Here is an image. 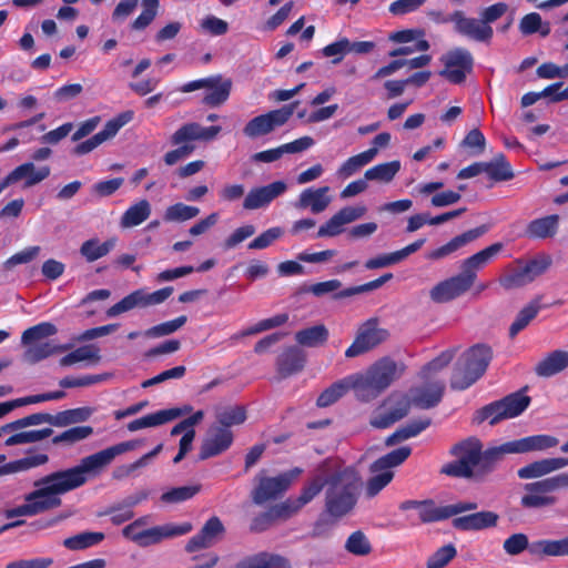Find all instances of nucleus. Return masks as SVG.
<instances>
[{"mask_svg":"<svg viewBox=\"0 0 568 568\" xmlns=\"http://www.w3.org/2000/svg\"><path fill=\"white\" fill-rule=\"evenodd\" d=\"M558 444L559 439L552 435L537 434L484 449V444L478 437L469 436L449 448V455L456 459L443 465L440 474L453 478L484 481L496 470L506 455L542 453L555 448Z\"/></svg>","mask_w":568,"mask_h":568,"instance_id":"obj_1","label":"nucleus"},{"mask_svg":"<svg viewBox=\"0 0 568 568\" xmlns=\"http://www.w3.org/2000/svg\"><path fill=\"white\" fill-rule=\"evenodd\" d=\"M138 445V440L122 442L82 458L75 467L51 473L47 475V480L52 481V487L48 489L59 491L61 495L77 489L87 483V473L105 467L116 456L135 449Z\"/></svg>","mask_w":568,"mask_h":568,"instance_id":"obj_2","label":"nucleus"},{"mask_svg":"<svg viewBox=\"0 0 568 568\" xmlns=\"http://www.w3.org/2000/svg\"><path fill=\"white\" fill-rule=\"evenodd\" d=\"M503 244L497 242L465 258L460 273L437 283L429 292L434 303H448L468 292L477 280V272L486 266L500 251Z\"/></svg>","mask_w":568,"mask_h":568,"instance_id":"obj_3","label":"nucleus"},{"mask_svg":"<svg viewBox=\"0 0 568 568\" xmlns=\"http://www.w3.org/2000/svg\"><path fill=\"white\" fill-rule=\"evenodd\" d=\"M326 483L325 511L334 519H341L357 504L361 476L355 468L346 467L333 473Z\"/></svg>","mask_w":568,"mask_h":568,"instance_id":"obj_4","label":"nucleus"},{"mask_svg":"<svg viewBox=\"0 0 568 568\" xmlns=\"http://www.w3.org/2000/svg\"><path fill=\"white\" fill-rule=\"evenodd\" d=\"M398 376L397 364L390 358H382L365 374L349 376L352 388L362 402H369L382 394Z\"/></svg>","mask_w":568,"mask_h":568,"instance_id":"obj_5","label":"nucleus"},{"mask_svg":"<svg viewBox=\"0 0 568 568\" xmlns=\"http://www.w3.org/2000/svg\"><path fill=\"white\" fill-rule=\"evenodd\" d=\"M493 359V349L486 344H476L468 348L455 364L450 387L465 390L476 383L486 372Z\"/></svg>","mask_w":568,"mask_h":568,"instance_id":"obj_6","label":"nucleus"},{"mask_svg":"<svg viewBox=\"0 0 568 568\" xmlns=\"http://www.w3.org/2000/svg\"><path fill=\"white\" fill-rule=\"evenodd\" d=\"M221 130L220 125L202 126L196 122L181 125L171 136V144L178 148L164 154L163 160L165 164L171 166L187 158L195 150L193 141H212L219 135Z\"/></svg>","mask_w":568,"mask_h":568,"instance_id":"obj_7","label":"nucleus"},{"mask_svg":"<svg viewBox=\"0 0 568 568\" xmlns=\"http://www.w3.org/2000/svg\"><path fill=\"white\" fill-rule=\"evenodd\" d=\"M530 403L531 398L526 395L525 388L519 389L483 406L476 412L475 419L477 423L488 420L489 425L494 426L501 420L521 415L529 407Z\"/></svg>","mask_w":568,"mask_h":568,"instance_id":"obj_8","label":"nucleus"},{"mask_svg":"<svg viewBox=\"0 0 568 568\" xmlns=\"http://www.w3.org/2000/svg\"><path fill=\"white\" fill-rule=\"evenodd\" d=\"M302 473L303 469L298 467L274 477L266 476L264 470L260 471L255 476V486L250 495L253 504L262 506L268 501L280 499Z\"/></svg>","mask_w":568,"mask_h":568,"instance_id":"obj_9","label":"nucleus"},{"mask_svg":"<svg viewBox=\"0 0 568 568\" xmlns=\"http://www.w3.org/2000/svg\"><path fill=\"white\" fill-rule=\"evenodd\" d=\"M34 486L37 489L26 495V504L6 510L7 518L34 516L61 506L62 500L58 497L61 494L48 489L52 487V481H48L47 476L38 479Z\"/></svg>","mask_w":568,"mask_h":568,"instance_id":"obj_10","label":"nucleus"},{"mask_svg":"<svg viewBox=\"0 0 568 568\" xmlns=\"http://www.w3.org/2000/svg\"><path fill=\"white\" fill-rule=\"evenodd\" d=\"M297 104L298 102L295 101L253 118L245 124L243 129L244 135L250 139H256L270 134L276 128L284 125L292 118Z\"/></svg>","mask_w":568,"mask_h":568,"instance_id":"obj_11","label":"nucleus"},{"mask_svg":"<svg viewBox=\"0 0 568 568\" xmlns=\"http://www.w3.org/2000/svg\"><path fill=\"white\" fill-rule=\"evenodd\" d=\"M413 405L412 398L402 394H392L388 396L375 415L371 418L369 424L377 429H385L394 423L404 418Z\"/></svg>","mask_w":568,"mask_h":568,"instance_id":"obj_12","label":"nucleus"},{"mask_svg":"<svg viewBox=\"0 0 568 568\" xmlns=\"http://www.w3.org/2000/svg\"><path fill=\"white\" fill-rule=\"evenodd\" d=\"M387 337L388 331L378 327V320L369 318L358 328L354 342L345 351V356L356 357L362 355L386 341Z\"/></svg>","mask_w":568,"mask_h":568,"instance_id":"obj_13","label":"nucleus"},{"mask_svg":"<svg viewBox=\"0 0 568 568\" xmlns=\"http://www.w3.org/2000/svg\"><path fill=\"white\" fill-rule=\"evenodd\" d=\"M442 61L445 68L439 71V75L454 84H460L465 81L468 73L473 71L474 58L471 53L464 48H456L448 51Z\"/></svg>","mask_w":568,"mask_h":568,"instance_id":"obj_14","label":"nucleus"},{"mask_svg":"<svg viewBox=\"0 0 568 568\" xmlns=\"http://www.w3.org/2000/svg\"><path fill=\"white\" fill-rule=\"evenodd\" d=\"M526 495L520 504L525 508H542L557 504L558 498L552 494L557 491L552 476L525 485Z\"/></svg>","mask_w":568,"mask_h":568,"instance_id":"obj_15","label":"nucleus"},{"mask_svg":"<svg viewBox=\"0 0 568 568\" xmlns=\"http://www.w3.org/2000/svg\"><path fill=\"white\" fill-rule=\"evenodd\" d=\"M454 18L456 33L476 42L489 43L491 41L490 31L480 17L479 19L466 17L463 10H455Z\"/></svg>","mask_w":568,"mask_h":568,"instance_id":"obj_16","label":"nucleus"},{"mask_svg":"<svg viewBox=\"0 0 568 568\" xmlns=\"http://www.w3.org/2000/svg\"><path fill=\"white\" fill-rule=\"evenodd\" d=\"M224 531L225 528L221 519L212 516L205 521L200 531L190 538L185 545V551L192 554L212 547Z\"/></svg>","mask_w":568,"mask_h":568,"instance_id":"obj_17","label":"nucleus"},{"mask_svg":"<svg viewBox=\"0 0 568 568\" xmlns=\"http://www.w3.org/2000/svg\"><path fill=\"white\" fill-rule=\"evenodd\" d=\"M191 523H183L181 525L166 524L162 526H155L142 531H139L136 544L140 547H148L151 545L159 544L163 539L183 536L192 530Z\"/></svg>","mask_w":568,"mask_h":568,"instance_id":"obj_18","label":"nucleus"},{"mask_svg":"<svg viewBox=\"0 0 568 568\" xmlns=\"http://www.w3.org/2000/svg\"><path fill=\"white\" fill-rule=\"evenodd\" d=\"M233 443V433L225 427L212 426L209 437L202 443L199 459L205 460L226 452Z\"/></svg>","mask_w":568,"mask_h":568,"instance_id":"obj_19","label":"nucleus"},{"mask_svg":"<svg viewBox=\"0 0 568 568\" xmlns=\"http://www.w3.org/2000/svg\"><path fill=\"white\" fill-rule=\"evenodd\" d=\"M287 185L283 181H275L264 186L253 187L243 201L244 210H257L267 206L274 199L283 194Z\"/></svg>","mask_w":568,"mask_h":568,"instance_id":"obj_20","label":"nucleus"},{"mask_svg":"<svg viewBox=\"0 0 568 568\" xmlns=\"http://www.w3.org/2000/svg\"><path fill=\"white\" fill-rule=\"evenodd\" d=\"M398 508L402 511L410 509L417 510L420 524H430L448 519L446 506H437L435 500L430 498L424 500L407 499L402 501Z\"/></svg>","mask_w":568,"mask_h":568,"instance_id":"obj_21","label":"nucleus"},{"mask_svg":"<svg viewBox=\"0 0 568 568\" xmlns=\"http://www.w3.org/2000/svg\"><path fill=\"white\" fill-rule=\"evenodd\" d=\"M489 231V226L486 224L479 225L475 229L468 230L455 237H453L446 244L433 250L428 253L427 258L429 260H440L444 258L452 253L456 252L464 245L477 240Z\"/></svg>","mask_w":568,"mask_h":568,"instance_id":"obj_22","label":"nucleus"},{"mask_svg":"<svg viewBox=\"0 0 568 568\" xmlns=\"http://www.w3.org/2000/svg\"><path fill=\"white\" fill-rule=\"evenodd\" d=\"M499 516L495 511L483 510L473 513L465 516L455 517L453 519V527L462 531L483 530L496 527Z\"/></svg>","mask_w":568,"mask_h":568,"instance_id":"obj_23","label":"nucleus"},{"mask_svg":"<svg viewBox=\"0 0 568 568\" xmlns=\"http://www.w3.org/2000/svg\"><path fill=\"white\" fill-rule=\"evenodd\" d=\"M306 363L304 352L297 346L286 347L276 359V369L282 378H287L303 371Z\"/></svg>","mask_w":568,"mask_h":568,"instance_id":"obj_24","label":"nucleus"},{"mask_svg":"<svg viewBox=\"0 0 568 568\" xmlns=\"http://www.w3.org/2000/svg\"><path fill=\"white\" fill-rule=\"evenodd\" d=\"M50 172L51 170L48 165L36 169L32 162H27L17 166L6 176V184L11 185L24 179V186L30 187L45 180Z\"/></svg>","mask_w":568,"mask_h":568,"instance_id":"obj_25","label":"nucleus"},{"mask_svg":"<svg viewBox=\"0 0 568 568\" xmlns=\"http://www.w3.org/2000/svg\"><path fill=\"white\" fill-rule=\"evenodd\" d=\"M328 191V186L307 187L301 192L295 207L298 210L310 209L312 213L318 214L325 211L331 203V197L327 195Z\"/></svg>","mask_w":568,"mask_h":568,"instance_id":"obj_26","label":"nucleus"},{"mask_svg":"<svg viewBox=\"0 0 568 568\" xmlns=\"http://www.w3.org/2000/svg\"><path fill=\"white\" fill-rule=\"evenodd\" d=\"M235 568H292V565L282 555L261 551L242 558Z\"/></svg>","mask_w":568,"mask_h":568,"instance_id":"obj_27","label":"nucleus"},{"mask_svg":"<svg viewBox=\"0 0 568 568\" xmlns=\"http://www.w3.org/2000/svg\"><path fill=\"white\" fill-rule=\"evenodd\" d=\"M210 80H212V84L205 88L206 91L202 103L214 108L227 101L232 89V81L230 79L223 80L221 75L210 77Z\"/></svg>","mask_w":568,"mask_h":568,"instance_id":"obj_28","label":"nucleus"},{"mask_svg":"<svg viewBox=\"0 0 568 568\" xmlns=\"http://www.w3.org/2000/svg\"><path fill=\"white\" fill-rule=\"evenodd\" d=\"M568 367V352L556 349L547 354L536 366L535 373L540 377L554 376Z\"/></svg>","mask_w":568,"mask_h":568,"instance_id":"obj_29","label":"nucleus"},{"mask_svg":"<svg viewBox=\"0 0 568 568\" xmlns=\"http://www.w3.org/2000/svg\"><path fill=\"white\" fill-rule=\"evenodd\" d=\"M444 392L445 384L443 382H435L427 387L418 388L412 397V403L415 407L422 409L436 407L442 402Z\"/></svg>","mask_w":568,"mask_h":568,"instance_id":"obj_30","label":"nucleus"},{"mask_svg":"<svg viewBox=\"0 0 568 568\" xmlns=\"http://www.w3.org/2000/svg\"><path fill=\"white\" fill-rule=\"evenodd\" d=\"M559 227V215L551 214L535 219L527 224L526 235L529 239H547L557 234Z\"/></svg>","mask_w":568,"mask_h":568,"instance_id":"obj_31","label":"nucleus"},{"mask_svg":"<svg viewBox=\"0 0 568 568\" xmlns=\"http://www.w3.org/2000/svg\"><path fill=\"white\" fill-rule=\"evenodd\" d=\"M484 173L494 182L509 181L515 176L511 164L504 153H497L490 161L484 162Z\"/></svg>","mask_w":568,"mask_h":568,"instance_id":"obj_32","label":"nucleus"},{"mask_svg":"<svg viewBox=\"0 0 568 568\" xmlns=\"http://www.w3.org/2000/svg\"><path fill=\"white\" fill-rule=\"evenodd\" d=\"M412 454L409 446H402L396 448L384 456L377 458L369 466L371 473H378L382 470H392V468L402 465Z\"/></svg>","mask_w":568,"mask_h":568,"instance_id":"obj_33","label":"nucleus"},{"mask_svg":"<svg viewBox=\"0 0 568 568\" xmlns=\"http://www.w3.org/2000/svg\"><path fill=\"white\" fill-rule=\"evenodd\" d=\"M328 335L326 326L318 324L296 332L295 341L304 347H318L327 342Z\"/></svg>","mask_w":568,"mask_h":568,"instance_id":"obj_34","label":"nucleus"},{"mask_svg":"<svg viewBox=\"0 0 568 568\" xmlns=\"http://www.w3.org/2000/svg\"><path fill=\"white\" fill-rule=\"evenodd\" d=\"M530 554L534 556H568V536L559 540L532 541Z\"/></svg>","mask_w":568,"mask_h":568,"instance_id":"obj_35","label":"nucleus"},{"mask_svg":"<svg viewBox=\"0 0 568 568\" xmlns=\"http://www.w3.org/2000/svg\"><path fill=\"white\" fill-rule=\"evenodd\" d=\"M541 310L540 298L537 297L528 303L523 310L519 311L515 321L509 327V337H516L529 323L538 315Z\"/></svg>","mask_w":568,"mask_h":568,"instance_id":"obj_36","label":"nucleus"},{"mask_svg":"<svg viewBox=\"0 0 568 568\" xmlns=\"http://www.w3.org/2000/svg\"><path fill=\"white\" fill-rule=\"evenodd\" d=\"M349 388H352V379L349 377L333 383L318 395L316 406L324 408L335 404Z\"/></svg>","mask_w":568,"mask_h":568,"instance_id":"obj_37","label":"nucleus"},{"mask_svg":"<svg viewBox=\"0 0 568 568\" xmlns=\"http://www.w3.org/2000/svg\"><path fill=\"white\" fill-rule=\"evenodd\" d=\"M93 413L90 407H78L52 414L54 427H67L73 424L87 422Z\"/></svg>","mask_w":568,"mask_h":568,"instance_id":"obj_38","label":"nucleus"},{"mask_svg":"<svg viewBox=\"0 0 568 568\" xmlns=\"http://www.w3.org/2000/svg\"><path fill=\"white\" fill-rule=\"evenodd\" d=\"M376 156V149L366 151L348 158L337 170V175L347 179L355 174L362 166L368 164Z\"/></svg>","mask_w":568,"mask_h":568,"instance_id":"obj_39","label":"nucleus"},{"mask_svg":"<svg viewBox=\"0 0 568 568\" xmlns=\"http://www.w3.org/2000/svg\"><path fill=\"white\" fill-rule=\"evenodd\" d=\"M151 214V205L148 200H141L131 205L121 217L123 227H133L142 224Z\"/></svg>","mask_w":568,"mask_h":568,"instance_id":"obj_40","label":"nucleus"},{"mask_svg":"<svg viewBox=\"0 0 568 568\" xmlns=\"http://www.w3.org/2000/svg\"><path fill=\"white\" fill-rule=\"evenodd\" d=\"M115 246V240L110 239L100 242L98 239H91L82 243L80 253L88 262H94L110 253Z\"/></svg>","mask_w":568,"mask_h":568,"instance_id":"obj_41","label":"nucleus"},{"mask_svg":"<svg viewBox=\"0 0 568 568\" xmlns=\"http://www.w3.org/2000/svg\"><path fill=\"white\" fill-rule=\"evenodd\" d=\"M83 361H100V348L93 344L83 345L60 358L61 366H71Z\"/></svg>","mask_w":568,"mask_h":568,"instance_id":"obj_42","label":"nucleus"},{"mask_svg":"<svg viewBox=\"0 0 568 568\" xmlns=\"http://www.w3.org/2000/svg\"><path fill=\"white\" fill-rule=\"evenodd\" d=\"M399 170L400 162L398 160H394L374 165L373 168L366 170L364 176L368 181H381L388 183L395 178Z\"/></svg>","mask_w":568,"mask_h":568,"instance_id":"obj_43","label":"nucleus"},{"mask_svg":"<svg viewBox=\"0 0 568 568\" xmlns=\"http://www.w3.org/2000/svg\"><path fill=\"white\" fill-rule=\"evenodd\" d=\"M215 417L217 427L230 429V427L241 425L245 422L246 410L240 405L229 406L217 410Z\"/></svg>","mask_w":568,"mask_h":568,"instance_id":"obj_44","label":"nucleus"},{"mask_svg":"<svg viewBox=\"0 0 568 568\" xmlns=\"http://www.w3.org/2000/svg\"><path fill=\"white\" fill-rule=\"evenodd\" d=\"M58 333V328L50 322H41L34 326L27 328L21 335V343L24 346H30L36 342L43 338L53 336Z\"/></svg>","mask_w":568,"mask_h":568,"instance_id":"obj_45","label":"nucleus"},{"mask_svg":"<svg viewBox=\"0 0 568 568\" xmlns=\"http://www.w3.org/2000/svg\"><path fill=\"white\" fill-rule=\"evenodd\" d=\"M104 537L103 532L84 531L64 539L63 546L70 550L87 549L100 544Z\"/></svg>","mask_w":568,"mask_h":568,"instance_id":"obj_46","label":"nucleus"},{"mask_svg":"<svg viewBox=\"0 0 568 568\" xmlns=\"http://www.w3.org/2000/svg\"><path fill=\"white\" fill-rule=\"evenodd\" d=\"M53 434V429L51 427H45L42 429H32L19 432L10 437H8L4 442L6 446H16L22 444H31L43 440L50 437Z\"/></svg>","mask_w":568,"mask_h":568,"instance_id":"obj_47","label":"nucleus"},{"mask_svg":"<svg viewBox=\"0 0 568 568\" xmlns=\"http://www.w3.org/2000/svg\"><path fill=\"white\" fill-rule=\"evenodd\" d=\"M159 0H142V12L132 21L130 28L134 31L145 30L158 16Z\"/></svg>","mask_w":568,"mask_h":568,"instance_id":"obj_48","label":"nucleus"},{"mask_svg":"<svg viewBox=\"0 0 568 568\" xmlns=\"http://www.w3.org/2000/svg\"><path fill=\"white\" fill-rule=\"evenodd\" d=\"M44 423L53 426L52 414L42 413V412L30 414L28 416H24L22 418L16 419L11 423L3 425L2 430L10 433L13 430L22 429V428H26L29 426H34V425H41Z\"/></svg>","mask_w":568,"mask_h":568,"instance_id":"obj_49","label":"nucleus"},{"mask_svg":"<svg viewBox=\"0 0 568 568\" xmlns=\"http://www.w3.org/2000/svg\"><path fill=\"white\" fill-rule=\"evenodd\" d=\"M93 434V428L88 425L74 426L52 438L53 445H73L81 442Z\"/></svg>","mask_w":568,"mask_h":568,"instance_id":"obj_50","label":"nucleus"},{"mask_svg":"<svg viewBox=\"0 0 568 568\" xmlns=\"http://www.w3.org/2000/svg\"><path fill=\"white\" fill-rule=\"evenodd\" d=\"M133 115V111H124L119 113L116 116L109 120L104 124V128L97 133L98 136L101 139L102 142L112 139L125 124L132 121Z\"/></svg>","mask_w":568,"mask_h":568,"instance_id":"obj_51","label":"nucleus"},{"mask_svg":"<svg viewBox=\"0 0 568 568\" xmlns=\"http://www.w3.org/2000/svg\"><path fill=\"white\" fill-rule=\"evenodd\" d=\"M135 307H142V288L135 290L106 310L108 317H115Z\"/></svg>","mask_w":568,"mask_h":568,"instance_id":"obj_52","label":"nucleus"},{"mask_svg":"<svg viewBox=\"0 0 568 568\" xmlns=\"http://www.w3.org/2000/svg\"><path fill=\"white\" fill-rule=\"evenodd\" d=\"M200 210L196 206L186 205L184 203H175L170 205L164 212L165 222H184L197 216Z\"/></svg>","mask_w":568,"mask_h":568,"instance_id":"obj_53","label":"nucleus"},{"mask_svg":"<svg viewBox=\"0 0 568 568\" xmlns=\"http://www.w3.org/2000/svg\"><path fill=\"white\" fill-rule=\"evenodd\" d=\"M186 322L187 317L185 315H181L174 320L163 322L148 328L146 331H144L143 335L149 338L166 336L179 331L182 326H184Z\"/></svg>","mask_w":568,"mask_h":568,"instance_id":"obj_54","label":"nucleus"},{"mask_svg":"<svg viewBox=\"0 0 568 568\" xmlns=\"http://www.w3.org/2000/svg\"><path fill=\"white\" fill-rule=\"evenodd\" d=\"M345 549L355 556H367L372 552V545L362 530H356L346 539Z\"/></svg>","mask_w":568,"mask_h":568,"instance_id":"obj_55","label":"nucleus"},{"mask_svg":"<svg viewBox=\"0 0 568 568\" xmlns=\"http://www.w3.org/2000/svg\"><path fill=\"white\" fill-rule=\"evenodd\" d=\"M201 489L200 485L174 487L161 495L164 504H179L193 498Z\"/></svg>","mask_w":568,"mask_h":568,"instance_id":"obj_56","label":"nucleus"},{"mask_svg":"<svg viewBox=\"0 0 568 568\" xmlns=\"http://www.w3.org/2000/svg\"><path fill=\"white\" fill-rule=\"evenodd\" d=\"M49 460V456L47 454H34V455H28L23 458L13 460L8 463L4 468L7 471L17 473V471H24L38 466H42L47 464Z\"/></svg>","mask_w":568,"mask_h":568,"instance_id":"obj_57","label":"nucleus"},{"mask_svg":"<svg viewBox=\"0 0 568 568\" xmlns=\"http://www.w3.org/2000/svg\"><path fill=\"white\" fill-rule=\"evenodd\" d=\"M366 481L365 493L368 498H373L378 495L394 478L393 470H382L378 473H372Z\"/></svg>","mask_w":568,"mask_h":568,"instance_id":"obj_58","label":"nucleus"},{"mask_svg":"<svg viewBox=\"0 0 568 568\" xmlns=\"http://www.w3.org/2000/svg\"><path fill=\"white\" fill-rule=\"evenodd\" d=\"M169 414L162 413L161 409L130 422L126 428L130 432H136L146 427H156L169 423Z\"/></svg>","mask_w":568,"mask_h":568,"instance_id":"obj_59","label":"nucleus"},{"mask_svg":"<svg viewBox=\"0 0 568 568\" xmlns=\"http://www.w3.org/2000/svg\"><path fill=\"white\" fill-rule=\"evenodd\" d=\"M456 555L457 550L453 544L445 545L428 557L426 568H444Z\"/></svg>","mask_w":568,"mask_h":568,"instance_id":"obj_60","label":"nucleus"},{"mask_svg":"<svg viewBox=\"0 0 568 568\" xmlns=\"http://www.w3.org/2000/svg\"><path fill=\"white\" fill-rule=\"evenodd\" d=\"M551 265V258L546 255L534 257L527 261L521 267L527 280L531 283L536 277L544 274Z\"/></svg>","mask_w":568,"mask_h":568,"instance_id":"obj_61","label":"nucleus"},{"mask_svg":"<svg viewBox=\"0 0 568 568\" xmlns=\"http://www.w3.org/2000/svg\"><path fill=\"white\" fill-rule=\"evenodd\" d=\"M548 474H551L548 458L535 460L517 470L520 479L541 478Z\"/></svg>","mask_w":568,"mask_h":568,"instance_id":"obj_62","label":"nucleus"},{"mask_svg":"<svg viewBox=\"0 0 568 568\" xmlns=\"http://www.w3.org/2000/svg\"><path fill=\"white\" fill-rule=\"evenodd\" d=\"M277 521H286L296 515L303 507L296 498H287L284 501L270 506Z\"/></svg>","mask_w":568,"mask_h":568,"instance_id":"obj_63","label":"nucleus"},{"mask_svg":"<svg viewBox=\"0 0 568 568\" xmlns=\"http://www.w3.org/2000/svg\"><path fill=\"white\" fill-rule=\"evenodd\" d=\"M61 345L53 344L52 342H44L30 347L26 355L31 363H38L55 353L63 351Z\"/></svg>","mask_w":568,"mask_h":568,"instance_id":"obj_64","label":"nucleus"}]
</instances>
